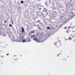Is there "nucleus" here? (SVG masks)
I'll list each match as a JSON object with an SVG mask.
<instances>
[{"label": "nucleus", "mask_w": 75, "mask_h": 75, "mask_svg": "<svg viewBox=\"0 0 75 75\" xmlns=\"http://www.w3.org/2000/svg\"><path fill=\"white\" fill-rule=\"evenodd\" d=\"M31 40L30 39V38H27L25 40H23V42H30Z\"/></svg>", "instance_id": "1"}, {"label": "nucleus", "mask_w": 75, "mask_h": 75, "mask_svg": "<svg viewBox=\"0 0 75 75\" xmlns=\"http://www.w3.org/2000/svg\"><path fill=\"white\" fill-rule=\"evenodd\" d=\"M24 38V36H23V35L20 34V35L19 36L20 40H22V41H23V40H23Z\"/></svg>", "instance_id": "2"}, {"label": "nucleus", "mask_w": 75, "mask_h": 75, "mask_svg": "<svg viewBox=\"0 0 75 75\" xmlns=\"http://www.w3.org/2000/svg\"><path fill=\"white\" fill-rule=\"evenodd\" d=\"M71 35L73 37H74L75 36V32L73 31V32L71 33Z\"/></svg>", "instance_id": "3"}, {"label": "nucleus", "mask_w": 75, "mask_h": 75, "mask_svg": "<svg viewBox=\"0 0 75 75\" xmlns=\"http://www.w3.org/2000/svg\"><path fill=\"white\" fill-rule=\"evenodd\" d=\"M68 28V30H67V32L68 31H71V30H72V27H71V26H70L69 28Z\"/></svg>", "instance_id": "4"}, {"label": "nucleus", "mask_w": 75, "mask_h": 75, "mask_svg": "<svg viewBox=\"0 0 75 75\" xmlns=\"http://www.w3.org/2000/svg\"><path fill=\"white\" fill-rule=\"evenodd\" d=\"M34 33H35V31L33 30L30 32L29 34L30 35H32V34H34Z\"/></svg>", "instance_id": "5"}, {"label": "nucleus", "mask_w": 75, "mask_h": 75, "mask_svg": "<svg viewBox=\"0 0 75 75\" xmlns=\"http://www.w3.org/2000/svg\"><path fill=\"white\" fill-rule=\"evenodd\" d=\"M67 60L65 59H62V62H65Z\"/></svg>", "instance_id": "6"}, {"label": "nucleus", "mask_w": 75, "mask_h": 75, "mask_svg": "<svg viewBox=\"0 0 75 75\" xmlns=\"http://www.w3.org/2000/svg\"><path fill=\"white\" fill-rule=\"evenodd\" d=\"M38 39L37 38H34L33 39V40H34V41H36V42L37 41V40Z\"/></svg>", "instance_id": "7"}, {"label": "nucleus", "mask_w": 75, "mask_h": 75, "mask_svg": "<svg viewBox=\"0 0 75 75\" xmlns=\"http://www.w3.org/2000/svg\"><path fill=\"white\" fill-rule=\"evenodd\" d=\"M35 37V35H32L31 37V38H33Z\"/></svg>", "instance_id": "8"}, {"label": "nucleus", "mask_w": 75, "mask_h": 75, "mask_svg": "<svg viewBox=\"0 0 75 75\" xmlns=\"http://www.w3.org/2000/svg\"><path fill=\"white\" fill-rule=\"evenodd\" d=\"M37 42H40V40L39 39H38Z\"/></svg>", "instance_id": "9"}, {"label": "nucleus", "mask_w": 75, "mask_h": 75, "mask_svg": "<svg viewBox=\"0 0 75 75\" xmlns=\"http://www.w3.org/2000/svg\"><path fill=\"white\" fill-rule=\"evenodd\" d=\"M47 11V9L46 8H44V10H43V11Z\"/></svg>", "instance_id": "10"}, {"label": "nucleus", "mask_w": 75, "mask_h": 75, "mask_svg": "<svg viewBox=\"0 0 75 75\" xmlns=\"http://www.w3.org/2000/svg\"><path fill=\"white\" fill-rule=\"evenodd\" d=\"M69 40H72V38H71V37H69Z\"/></svg>", "instance_id": "11"}, {"label": "nucleus", "mask_w": 75, "mask_h": 75, "mask_svg": "<svg viewBox=\"0 0 75 75\" xmlns=\"http://www.w3.org/2000/svg\"><path fill=\"white\" fill-rule=\"evenodd\" d=\"M22 33H24V28H22Z\"/></svg>", "instance_id": "12"}, {"label": "nucleus", "mask_w": 75, "mask_h": 75, "mask_svg": "<svg viewBox=\"0 0 75 75\" xmlns=\"http://www.w3.org/2000/svg\"><path fill=\"white\" fill-rule=\"evenodd\" d=\"M17 59H14V62H17Z\"/></svg>", "instance_id": "13"}, {"label": "nucleus", "mask_w": 75, "mask_h": 75, "mask_svg": "<svg viewBox=\"0 0 75 75\" xmlns=\"http://www.w3.org/2000/svg\"><path fill=\"white\" fill-rule=\"evenodd\" d=\"M21 3H24V1H21Z\"/></svg>", "instance_id": "14"}, {"label": "nucleus", "mask_w": 75, "mask_h": 75, "mask_svg": "<svg viewBox=\"0 0 75 75\" xmlns=\"http://www.w3.org/2000/svg\"><path fill=\"white\" fill-rule=\"evenodd\" d=\"M38 21V23H39V22H40V21L38 20V21Z\"/></svg>", "instance_id": "15"}, {"label": "nucleus", "mask_w": 75, "mask_h": 75, "mask_svg": "<svg viewBox=\"0 0 75 75\" xmlns=\"http://www.w3.org/2000/svg\"><path fill=\"white\" fill-rule=\"evenodd\" d=\"M9 27H11V24H10L9 25Z\"/></svg>", "instance_id": "16"}, {"label": "nucleus", "mask_w": 75, "mask_h": 75, "mask_svg": "<svg viewBox=\"0 0 75 75\" xmlns=\"http://www.w3.org/2000/svg\"><path fill=\"white\" fill-rule=\"evenodd\" d=\"M45 5L47 6H48V5L47 4H46Z\"/></svg>", "instance_id": "17"}, {"label": "nucleus", "mask_w": 75, "mask_h": 75, "mask_svg": "<svg viewBox=\"0 0 75 75\" xmlns=\"http://www.w3.org/2000/svg\"><path fill=\"white\" fill-rule=\"evenodd\" d=\"M38 29L39 30H41V28L39 27L38 28Z\"/></svg>", "instance_id": "18"}, {"label": "nucleus", "mask_w": 75, "mask_h": 75, "mask_svg": "<svg viewBox=\"0 0 75 75\" xmlns=\"http://www.w3.org/2000/svg\"><path fill=\"white\" fill-rule=\"evenodd\" d=\"M12 24H13V21L12 22Z\"/></svg>", "instance_id": "19"}, {"label": "nucleus", "mask_w": 75, "mask_h": 75, "mask_svg": "<svg viewBox=\"0 0 75 75\" xmlns=\"http://www.w3.org/2000/svg\"><path fill=\"white\" fill-rule=\"evenodd\" d=\"M5 23H7V21H5Z\"/></svg>", "instance_id": "20"}, {"label": "nucleus", "mask_w": 75, "mask_h": 75, "mask_svg": "<svg viewBox=\"0 0 75 75\" xmlns=\"http://www.w3.org/2000/svg\"><path fill=\"white\" fill-rule=\"evenodd\" d=\"M74 41H75V40H73V41H72L73 42H74Z\"/></svg>", "instance_id": "21"}, {"label": "nucleus", "mask_w": 75, "mask_h": 75, "mask_svg": "<svg viewBox=\"0 0 75 75\" xmlns=\"http://www.w3.org/2000/svg\"><path fill=\"white\" fill-rule=\"evenodd\" d=\"M9 55V54H8V53L7 54H6V55Z\"/></svg>", "instance_id": "22"}, {"label": "nucleus", "mask_w": 75, "mask_h": 75, "mask_svg": "<svg viewBox=\"0 0 75 75\" xmlns=\"http://www.w3.org/2000/svg\"><path fill=\"white\" fill-rule=\"evenodd\" d=\"M39 10H41V8H39Z\"/></svg>", "instance_id": "23"}, {"label": "nucleus", "mask_w": 75, "mask_h": 75, "mask_svg": "<svg viewBox=\"0 0 75 75\" xmlns=\"http://www.w3.org/2000/svg\"><path fill=\"white\" fill-rule=\"evenodd\" d=\"M48 29H50V28L49 27H47Z\"/></svg>", "instance_id": "24"}, {"label": "nucleus", "mask_w": 75, "mask_h": 75, "mask_svg": "<svg viewBox=\"0 0 75 75\" xmlns=\"http://www.w3.org/2000/svg\"><path fill=\"white\" fill-rule=\"evenodd\" d=\"M71 13H72V14H74V13L73 12H71Z\"/></svg>", "instance_id": "25"}, {"label": "nucleus", "mask_w": 75, "mask_h": 75, "mask_svg": "<svg viewBox=\"0 0 75 75\" xmlns=\"http://www.w3.org/2000/svg\"><path fill=\"white\" fill-rule=\"evenodd\" d=\"M58 56H59V54H57V57H58Z\"/></svg>", "instance_id": "26"}, {"label": "nucleus", "mask_w": 75, "mask_h": 75, "mask_svg": "<svg viewBox=\"0 0 75 75\" xmlns=\"http://www.w3.org/2000/svg\"><path fill=\"white\" fill-rule=\"evenodd\" d=\"M56 45V46H57V45Z\"/></svg>", "instance_id": "27"}]
</instances>
